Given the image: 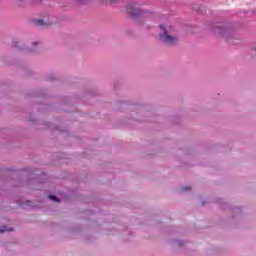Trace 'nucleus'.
Segmentation results:
<instances>
[{"instance_id": "obj_1", "label": "nucleus", "mask_w": 256, "mask_h": 256, "mask_svg": "<svg viewBox=\"0 0 256 256\" xmlns=\"http://www.w3.org/2000/svg\"><path fill=\"white\" fill-rule=\"evenodd\" d=\"M160 39L163 43H166V45H175V43H177V38L167 34V31L165 30L164 33L160 35Z\"/></svg>"}, {"instance_id": "obj_2", "label": "nucleus", "mask_w": 256, "mask_h": 256, "mask_svg": "<svg viewBox=\"0 0 256 256\" xmlns=\"http://www.w3.org/2000/svg\"><path fill=\"white\" fill-rule=\"evenodd\" d=\"M34 25H36L37 27H43L47 24H45V22H43V20H34Z\"/></svg>"}, {"instance_id": "obj_3", "label": "nucleus", "mask_w": 256, "mask_h": 256, "mask_svg": "<svg viewBox=\"0 0 256 256\" xmlns=\"http://www.w3.org/2000/svg\"><path fill=\"white\" fill-rule=\"evenodd\" d=\"M128 13H129V15H133V16L139 15V11H137V10H129Z\"/></svg>"}, {"instance_id": "obj_4", "label": "nucleus", "mask_w": 256, "mask_h": 256, "mask_svg": "<svg viewBox=\"0 0 256 256\" xmlns=\"http://www.w3.org/2000/svg\"><path fill=\"white\" fill-rule=\"evenodd\" d=\"M48 197H49V199H52V201H55L56 203H59V200H58V198L55 197V195H50Z\"/></svg>"}, {"instance_id": "obj_5", "label": "nucleus", "mask_w": 256, "mask_h": 256, "mask_svg": "<svg viewBox=\"0 0 256 256\" xmlns=\"http://www.w3.org/2000/svg\"><path fill=\"white\" fill-rule=\"evenodd\" d=\"M5 231H13V229H5V228L0 229V233H5Z\"/></svg>"}, {"instance_id": "obj_6", "label": "nucleus", "mask_w": 256, "mask_h": 256, "mask_svg": "<svg viewBox=\"0 0 256 256\" xmlns=\"http://www.w3.org/2000/svg\"><path fill=\"white\" fill-rule=\"evenodd\" d=\"M184 191H191V187H185Z\"/></svg>"}, {"instance_id": "obj_7", "label": "nucleus", "mask_w": 256, "mask_h": 256, "mask_svg": "<svg viewBox=\"0 0 256 256\" xmlns=\"http://www.w3.org/2000/svg\"><path fill=\"white\" fill-rule=\"evenodd\" d=\"M111 3H117V0H110Z\"/></svg>"}]
</instances>
